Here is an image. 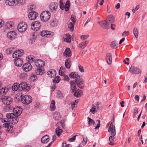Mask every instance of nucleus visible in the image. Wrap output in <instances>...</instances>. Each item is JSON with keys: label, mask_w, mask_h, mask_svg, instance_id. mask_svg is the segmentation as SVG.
<instances>
[{"label": "nucleus", "mask_w": 147, "mask_h": 147, "mask_svg": "<svg viewBox=\"0 0 147 147\" xmlns=\"http://www.w3.org/2000/svg\"><path fill=\"white\" fill-rule=\"evenodd\" d=\"M111 132V135L109 137V140L110 142L109 144L110 145H113L114 144L113 142L115 139L114 136L116 135V131L115 127L113 125V123H111L108 129V132Z\"/></svg>", "instance_id": "f257e3e1"}, {"label": "nucleus", "mask_w": 147, "mask_h": 147, "mask_svg": "<svg viewBox=\"0 0 147 147\" xmlns=\"http://www.w3.org/2000/svg\"><path fill=\"white\" fill-rule=\"evenodd\" d=\"M51 13L48 11H44L40 14V19L42 21L46 22L50 18Z\"/></svg>", "instance_id": "f03ea898"}, {"label": "nucleus", "mask_w": 147, "mask_h": 147, "mask_svg": "<svg viewBox=\"0 0 147 147\" xmlns=\"http://www.w3.org/2000/svg\"><path fill=\"white\" fill-rule=\"evenodd\" d=\"M70 3L69 0H68L66 1L65 4L64 5L61 0H60L59 1V6L60 8L62 10L64 9L66 11H68L70 7Z\"/></svg>", "instance_id": "7ed1b4c3"}, {"label": "nucleus", "mask_w": 147, "mask_h": 147, "mask_svg": "<svg viewBox=\"0 0 147 147\" xmlns=\"http://www.w3.org/2000/svg\"><path fill=\"white\" fill-rule=\"evenodd\" d=\"M27 28V25L25 22H21L18 26L17 28L19 32H24Z\"/></svg>", "instance_id": "20e7f679"}, {"label": "nucleus", "mask_w": 147, "mask_h": 147, "mask_svg": "<svg viewBox=\"0 0 147 147\" xmlns=\"http://www.w3.org/2000/svg\"><path fill=\"white\" fill-rule=\"evenodd\" d=\"M32 100L31 96L27 95L23 96L21 98L22 103L25 105H28L30 104L32 102Z\"/></svg>", "instance_id": "39448f33"}, {"label": "nucleus", "mask_w": 147, "mask_h": 147, "mask_svg": "<svg viewBox=\"0 0 147 147\" xmlns=\"http://www.w3.org/2000/svg\"><path fill=\"white\" fill-rule=\"evenodd\" d=\"M24 54V51L22 49H18L14 51L13 53L12 57L13 58L18 59L22 56Z\"/></svg>", "instance_id": "423d86ee"}, {"label": "nucleus", "mask_w": 147, "mask_h": 147, "mask_svg": "<svg viewBox=\"0 0 147 147\" xmlns=\"http://www.w3.org/2000/svg\"><path fill=\"white\" fill-rule=\"evenodd\" d=\"M1 99L3 103L6 105H9L12 102V98L9 96H4Z\"/></svg>", "instance_id": "0eeeda50"}, {"label": "nucleus", "mask_w": 147, "mask_h": 147, "mask_svg": "<svg viewBox=\"0 0 147 147\" xmlns=\"http://www.w3.org/2000/svg\"><path fill=\"white\" fill-rule=\"evenodd\" d=\"M22 112V109L21 107L17 106L14 107L13 110V112L15 116L18 117L20 116Z\"/></svg>", "instance_id": "6e6552de"}, {"label": "nucleus", "mask_w": 147, "mask_h": 147, "mask_svg": "<svg viewBox=\"0 0 147 147\" xmlns=\"http://www.w3.org/2000/svg\"><path fill=\"white\" fill-rule=\"evenodd\" d=\"M98 23L100 26L103 28L108 29L109 28V23L106 20H102L98 22Z\"/></svg>", "instance_id": "1a4fd4ad"}, {"label": "nucleus", "mask_w": 147, "mask_h": 147, "mask_svg": "<svg viewBox=\"0 0 147 147\" xmlns=\"http://www.w3.org/2000/svg\"><path fill=\"white\" fill-rule=\"evenodd\" d=\"M20 88L24 91H28L30 89V87L29 84H28L25 82H22L20 84Z\"/></svg>", "instance_id": "9d476101"}, {"label": "nucleus", "mask_w": 147, "mask_h": 147, "mask_svg": "<svg viewBox=\"0 0 147 147\" xmlns=\"http://www.w3.org/2000/svg\"><path fill=\"white\" fill-rule=\"evenodd\" d=\"M41 24L38 21H35L31 25V28L33 30H37L40 29Z\"/></svg>", "instance_id": "9b49d317"}, {"label": "nucleus", "mask_w": 147, "mask_h": 147, "mask_svg": "<svg viewBox=\"0 0 147 147\" xmlns=\"http://www.w3.org/2000/svg\"><path fill=\"white\" fill-rule=\"evenodd\" d=\"M34 64L37 67H41L45 66V63L42 60L38 59L35 61Z\"/></svg>", "instance_id": "f8f14e48"}, {"label": "nucleus", "mask_w": 147, "mask_h": 147, "mask_svg": "<svg viewBox=\"0 0 147 147\" xmlns=\"http://www.w3.org/2000/svg\"><path fill=\"white\" fill-rule=\"evenodd\" d=\"M7 35V37L9 39L13 40L16 38V33L15 31H11L8 32Z\"/></svg>", "instance_id": "ddd939ff"}, {"label": "nucleus", "mask_w": 147, "mask_h": 147, "mask_svg": "<svg viewBox=\"0 0 147 147\" xmlns=\"http://www.w3.org/2000/svg\"><path fill=\"white\" fill-rule=\"evenodd\" d=\"M129 71L131 73L134 74H138L141 72L140 69L134 66H131L129 69Z\"/></svg>", "instance_id": "4468645a"}, {"label": "nucleus", "mask_w": 147, "mask_h": 147, "mask_svg": "<svg viewBox=\"0 0 147 147\" xmlns=\"http://www.w3.org/2000/svg\"><path fill=\"white\" fill-rule=\"evenodd\" d=\"M40 34L42 36L46 38H49L52 36L51 32L46 30L42 31Z\"/></svg>", "instance_id": "2eb2a0df"}, {"label": "nucleus", "mask_w": 147, "mask_h": 147, "mask_svg": "<svg viewBox=\"0 0 147 147\" xmlns=\"http://www.w3.org/2000/svg\"><path fill=\"white\" fill-rule=\"evenodd\" d=\"M23 69L26 72L30 71L32 69V67L30 64L27 63H25L22 66Z\"/></svg>", "instance_id": "dca6fc26"}, {"label": "nucleus", "mask_w": 147, "mask_h": 147, "mask_svg": "<svg viewBox=\"0 0 147 147\" xmlns=\"http://www.w3.org/2000/svg\"><path fill=\"white\" fill-rule=\"evenodd\" d=\"M38 15V13L35 11L30 12L29 13L28 18L30 20H34L36 19Z\"/></svg>", "instance_id": "f3484780"}, {"label": "nucleus", "mask_w": 147, "mask_h": 147, "mask_svg": "<svg viewBox=\"0 0 147 147\" xmlns=\"http://www.w3.org/2000/svg\"><path fill=\"white\" fill-rule=\"evenodd\" d=\"M72 53L70 49L69 48H67L63 53V55L66 57H71Z\"/></svg>", "instance_id": "a211bd4d"}, {"label": "nucleus", "mask_w": 147, "mask_h": 147, "mask_svg": "<svg viewBox=\"0 0 147 147\" xmlns=\"http://www.w3.org/2000/svg\"><path fill=\"white\" fill-rule=\"evenodd\" d=\"M14 62L15 65L17 67L21 66L23 63L22 60L20 58H18L14 60Z\"/></svg>", "instance_id": "6ab92c4d"}, {"label": "nucleus", "mask_w": 147, "mask_h": 147, "mask_svg": "<svg viewBox=\"0 0 147 147\" xmlns=\"http://www.w3.org/2000/svg\"><path fill=\"white\" fill-rule=\"evenodd\" d=\"M106 59L108 64L109 65L111 64L112 61V56L111 53H108L106 55Z\"/></svg>", "instance_id": "aec40b11"}, {"label": "nucleus", "mask_w": 147, "mask_h": 147, "mask_svg": "<svg viewBox=\"0 0 147 147\" xmlns=\"http://www.w3.org/2000/svg\"><path fill=\"white\" fill-rule=\"evenodd\" d=\"M14 24L13 22H7L5 24V27L8 29H12L14 27Z\"/></svg>", "instance_id": "412c9836"}, {"label": "nucleus", "mask_w": 147, "mask_h": 147, "mask_svg": "<svg viewBox=\"0 0 147 147\" xmlns=\"http://www.w3.org/2000/svg\"><path fill=\"white\" fill-rule=\"evenodd\" d=\"M71 89L72 92H75L76 90V84H77L74 81H71L70 82Z\"/></svg>", "instance_id": "4be33fe9"}, {"label": "nucleus", "mask_w": 147, "mask_h": 147, "mask_svg": "<svg viewBox=\"0 0 147 147\" xmlns=\"http://www.w3.org/2000/svg\"><path fill=\"white\" fill-rule=\"evenodd\" d=\"M69 76L71 78L74 79L78 78L80 77L78 73L75 72L71 73L69 74Z\"/></svg>", "instance_id": "5701e85b"}, {"label": "nucleus", "mask_w": 147, "mask_h": 147, "mask_svg": "<svg viewBox=\"0 0 147 147\" xmlns=\"http://www.w3.org/2000/svg\"><path fill=\"white\" fill-rule=\"evenodd\" d=\"M58 4L56 3L52 2L49 5V8L51 10H55L57 7Z\"/></svg>", "instance_id": "b1692460"}, {"label": "nucleus", "mask_w": 147, "mask_h": 147, "mask_svg": "<svg viewBox=\"0 0 147 147\" xmlns=\"http://www.w3.org/2000/svg\"><path fill=\"white\" fill-rule=\"evenodd\" d=\"M49 137L47 135H46L43 136L41 139V142L43 144L47 143L49 141Z\"/></svg>", "instance_id": "393cba45"}, {"label": "nucleus", "mask_w": 147, "mask_h": 147, "mask_svg": "<svg viewBox=\"0 0 147 147\" xmlns=\"http://www.w3.org/2000/svg\"><path fill=\"white\" fill-rule=\"evenodd\" d=\"M47 73L49 77H54L56 76V72L54 69H51L48 71Z\"/></svg>", "instance_id": "a878e982"}, {"label": "nucleus", "mask_w": 147, "mask_h": 147, "mask_svg": "<svg viewBox=\"0 0 147 147\" xmlns=\"http://www.w3.org/2000/svg\"><path fill=\"white\" fill-rule=\"evenodd\" d=\"M8 89L7 88L3 87L0 89V95H4L7 92Z\"/></svg>", "instance_id": "bb28decb"}, {"label": "nucleus", "mask_w": 147, "mask_h": 147, "mask_svg": "<svg viewBox=\"0 0 147 147\" xmlns=\"http://www.w3.org/2000/svg\"><path fill=\"white\" fill-rule=\"evenodd\" d=\"M89 41L86 40L84 42H81L79 45V47L82 49H84L87 45L88 44Z\"/></svg>", "instance_id": "cd10ccee"}, {"label": "nucleus", "mask_w": 147, "mask_h": 147, "mask_svg": "<svg viewBox=\"0 0 147 147\" xmlns=\"http://www.w3.org/2000/svg\"><path fill=\"white\" fill-rule=\"evenodd\" d=\"M53 118L55 120H58L61 118L59 113L58 112H55L53 114Z\"/></svg>", "instance_id": "c85d7f7f"}, {"label": "nucleus", "mask_w": 147, "mask_h": 147, "mask_svg": "<svg viewBox=\"0 0 147 147\" xmlns=\"http://www.w3.org/2000/svg\"><path fill=\"white\" fill-rule=\"evenodd\" d=\"M63 38L65 41L69 43L71 42V36L69 34H67L65 35L64 36Z\"/></svg>", "instance_id": "c756f323"}, {"label": "nucleus", "mask_w": 147, "mask_h": 147, "mask_svg": "<svg viewBox=\"0 0 147 147\" xmlns=\"http://www.w3.org/2000/svg\"><path fill=\"white\" fill-rule=\"evenodd\" d=\"M15 2V0H6L5 1L6 4L9 6L14 5Z\"/></svg>", "instance_id": "7c9ffc66"}, {"label": "nucleus", "mask_w": 147, "mask_h": 147, "mask_svg": "<svg viewBox=\"0 0 147 147\" xmlns=\"http://www.w3.org/2000/svg\"><path fill=\"white\" fill-rule=\"evenodd\" d=\"M27 60L30 63H34L35 59V58L34 56L32 55H30L28 56L27 58Z\"/></svg>", "instance_id": "2f4dec72"}, {"label": "nucleus", "mask_w": 147, "mask_h": 147, "mask_svg": "<svg viewBox=\"0 0 147 147\" xmlns=\"http://www.w3.org/2000/svg\"><path fill=\"white\" fill-rule=\"evenodd\" d=\"M19 88H20V84L17 83H15L12 87V89L14 91L17 90Z\"/></svg>", "instance_id": "473e14b6"}, {"label": "nucleus", "mask_w": 147, "mask_h": 147, "mask_svg": "<svg viewBox=\"0 0 147 147\" xmlns=\"http://www.w3.org/2000/svg\"><path fill=\"white\" fill-rule=\"evenodd\" d=\"M55 102L54 100H52L50 104V109L51 111H54L56 108Z\"/></svg>", "instance_id": "72a5a7b5"}, {"label": "nucleus", "mask_w": 147, "mask_h": 147, "mask_svg": "<svg viewBox=\"0 0 147 147\" xmlns=\"http://www.w3.org/2000/svg\"><path fill=\"white\" fill-rule=\"evenodd\" d=\"M71 65V63L70 59H66L65 62V65L66 67L69 69L70 68Z\"/></svg>", "instance_id": "f704fd0d"}, {"label": "nucleus", "mask_w": 147, "mask_h": 147, "mask_svg": "<svg viewBox=\"0 0 147 147\" xmlns=\"http://www.w3.org/2000/svg\"><path fill=\"white\" fill-rule=\"evenodd\" d=\"M111 47L114 49H115L118 47L117 42L116 41H112L111 44Z\"/></svg>", "instance_id": "c9c22d12"}, {"label": "nucleus", "mask_w": 147, "mask_h": 147, "mask_svg": "<svg viewBox=\"0 0 147 147\" xmlns=\"http://www.w3.org/2000/svg\"><path fill=\"white\" fill-rule=\"evenodd\" d=\"M108 20L110 23H113L115 21V18L113 16L110 15L108 16Z\"/></svg>", "instance_id": "e433bc0d"}, {"label": "nucleus", "mask_w": 147, "mask_h": 147, "mask_svg": "<svg viewBox=\"0 0 147 147\" xmlns=\"http://www.w3.org/2000/svg\"><path fill=\"white\" fill-rule=\"evenodd\" d=\"M74 94V96L76 97H78L81 96L82 95V91L80 90H78Z\"/></svg>", "instance_id": "4c0bfd02"}, {"label": "nucleus", "mask_w": 147, "mask_h": 147, "mask_svg": "<svg viewBox=\"0 0 147 147\" xmlns=\"http://www.w3.org/2000/svg\"><path fill=\"white\" fill-rule=\"evenodd\" d=\"M58 24V21L56 19L53 20L50 22V24L52 27L56 26Z\"/></svg>", "instance_id": "58836bf2"}, {"label": "nucleus", "mask_w": 147, "mask_h": 147, "mask_svg": "<svg viewBox=\"0 0 147 147\" xmlns=\"http://www.w3.org/2000/svg\"><path fill=\"white\" fill-rule=\"evenodd\" d=\"M45 71L42 69H38L36 71V73L38 75H42L45 73Z\"/></svg>", "instance_id": "ea45409f"}, {"label": "nucleus", "mask_w": 147, "mask_h": 147, "mask_svg": "<svg viewBox=\"0 0 147 147\" xmlns=\"http://www.w3.org/2000/svg\"><path fill=\"white\" fill-rule=\"evenodd\" d=\"M55 132L57 135L59 137L61 134L62 130L59 127H58L56 129Z\"/></svg>", "instance_id": "a19ab883"}, {"label": "nucleus", "mask_w": 147, "mask_h": 147, "mask_svg": "<svg viewBox=\"0 0 147 147\" xmlns=\"http://www.w3.org/2000/svg\"><path fill=\"white\" fill-rule=\"evenodd\" d=\"M27 77L28 75L27 74L24 72L21 73L19 75L20 78L23 79H24L27 78Z\"/></svg>", "instance_id": "79ce46f5"}, {"label": "nucleus", "mask_w": 147, "mask_h": 147, "mask_svg": "<svg viewBox=\"0 0 147 147\" xmlns=\"http://www.w3.org/2000/svg\"><path fill=\"white\" fill-rule=\"evenodd\" d=\"M11 123L13 124H15L18 122V117L15 116L13 118L11 119Z\"/></svg>", "instance_id": "37998d69"}, {"label": "nucleus", "mask_w": 147, "mask_h": 147, "mask_svg": "<svg viewBox=\"0 0 147 147\" xmlns=\"http://www.w3.org/2000/svg\"><path fill=\"white\" fill-rule=\"evenodd\" d=\"M3 114L0 113V122L1 121L2 123L7 122L8 119H3Z\"/></svg>", "instance_id": "c03bdc74"}, {"label": "nucleus", "mask_w": 147, "mask_h": 147, "mask_svg": "<svg viewBox=\"0 0 147 147\" xmlns=\"http://www.w3.org/2000/svg\"><path fill=\"white\" fill-rule=\"evenodd\" d=\"M15 116L13 112V113H8L6 114V117L9 119H12Z\"/></svg>", "instance_id": "a18cd8bd"}, {"label": "nucleus", "mask_w": 147, "mask_h": 147, "mask_svg": "<svg viewBox=\"0 0 147 147\" xmlns=\"http://www.w3.org/2000/svg\"><path fill=\"white\" fill-rule=\"evenodd\" d=\"M134 34L136 38H138V29L135 28L134 29Z\"/></svg>", "instance_id": "49530a36"}, {"label": "nucleus", "mask_w": 147, "mask_h": 147, "mask_svg": "<svg viewBox=\"0 0 147 147\" xmlns=\"http://www.w3.org/2000/svg\"><path fill=\"white\" fill-rule=\"evenodd\" d=\"M90 111L92 114L97 112L96 107L95 105H93L91 109L90 110Z\"/></svg>", "instance_id": "de8ad7c7"}, {"label": "nucleus", "mask_w": 147, "mask_h": 147, "mask_svg": "<svg viewBox=\"0 0 147 147\" xmlns=\"http://www.w3.org/2000/svg\"><path fill=\"white\" fill-rule=\"evenodd\" d=\"M68 28H69L71 31H72L74 28V24L70 22L68 24Z\"/></svg>", "instance_id": "09e8293b"}, {"label": "nucleus", "mask_w": 147, "mask_h": 147, "mask_svg": "<svg viewBox=\"0 0 147 147\" xmlns=\"http://www.w3.org/2000/svg\"><path fill=\"white\" fill-rule=\"evenodd\" d=\"M78 102V100H76L72 102L71 104V107L72 109L76 107Z\"/></svg>", "instance_id": "8fccbe9b"}, {"label": "nucleus", "mask_w": 147, "mask_h": 147, "mask_svg": "<svg viewBox=\"0 0 147 147\" xmlns=\"http://www.w3.org/2000/svg\"><path fill=\"white\" fill-rule=\"evenodd\" d=\"M60 77L59 76H57L53 80V82L54 83H58L60 82Z\"/></svg>", "instance_id": "3c124183"}, {"label": "nucleus", "mask_w": 147, "mask_h": 147, "mask_svg": "<svg viewBox=\"0 0 147 147\" xmlns=\"http://www.w3.org/2000/svg\"><path fill=\"white\" fill-rule=\"evenodd\" d=\"M14 51V48H10L7 50L6 52L7 54H10L12 53H13Z\"/></svg>", "instance_id": "603ef678"}, {"label": "nucleus", "mask_w": 147, "mask_h": 147, "mask_svg": "<svg viewBox=\"0 0 147 147\" xmlns=\"http://www.w3.org/2000/svg\"><path fill=\"white\" fill-rule=\"evenodd\" d=\"M77 84L78 86L80 88H81L83 86V81L81 80H80L78 82Z\"/></svg>", "instance_id": "864d4df0"}, {"label": "nucleus", "mask_w": 147, "mask_h": 147, "mask_svg": "<svg viewBox=\"0 0 147 147\" xmlns=\"http://www.w3.org/2000/svg\"><path fill=\"white\" fill-rule=\"evenodd\" d=\"M37 78L36 76L33 75L30 76V80L31 82H34L36 80Z\"/></svg>", "instance_id": "5fc2aeb1"}, {"label": "nucleus", "mask_w": 147, "mask_h": 147, "mask_svg": "<svg viewBox=\"0 0 147 147\" xmlns=\"http://www.w3.org/2000/svg\"><path fill=\"white\" fill-rule=\"evenodd\" d=\"M57 97L60 99L63 98V94L60 91H58L57 92Z\"/></svg>", "instance_id": "6e6d98bb"}, {"label": "nucleus", "mask_w": 147, "mask_h": 147, "mask_svg": "<svg viewBox=\"0 0 147 147\" xmlns=\"http://www.w3.org/2000/svg\"><path fill=\"white\" fill-rule=\"evenodd\" d=\"M89 36L88 35H83L80 37V38L82 40H84L87 38Z\"/></svg>", "instance_id": "4d7b16f0"}, {"label": "nucleus", "mask_w": 147, "mask_h": 147, "mask_svg": "<svg viewBox=\"0 0 147 147\" xmlns=\"http://www.w3.org/2000/svg\"><path fill=\"white\" fill-rule=\"evenodd\" d=\"M87 119H88V123L89 125L94 124V121L93 120L89 117H88Z\"/></svg>", "instance_id": "13d9d810"}, {"label": "nucleus", "mask_w": 147, "mask_h": 147, "mask_svg": "<svg viewBox=\"0 0 147 147\" xmlns=\"http://www.w3.org/2000/svg\"><path fill=\"white\" fill-rule=\"evenodd\" d=\"M87 141V138L86 136L84 137L83 138V140L82 141V144L83 145H85L86 144Z\"/></svg>", "instance_id": "bf43d9fd"}, {"label": "nucleus", "mask_w": 147, "mask_h": 147, "mask_svg": "<svg viewBox=\"0 0 147 147\" xmlns=\"http://www.w3.org/2000/svg\"><path fill=\"white\" fill-rule=\"evenodd\" d=\"M63 67H61L59 69V74L60 76H63L65 75L64 73L63 72L62 70H63Z\"/></svg>", "instance_id": "052dcab7"}, {"label": "nucleus", "mask_w": 147, "mask_h": 147, "mask_svg": "<svg viewBox=\"0 0 147 147\" xmlns=\"http://www.w3.org/2000/svg\"><path fill=\"white\" fill-rule=\"evenodd\" d=\"M78 68L80 71L81 72L83 73L84 72V69L83 67L81 65H78Z\"/></svg>", "instance_id": "680f3d73"}, {"label": "nucleus", "mask_w": 147, "mask_h": 147, "mask_svg": "<svg viewBox=\"0 0 147 147\" xmlns=\"http://www.w3.org/2000/svg\"><path fill=\"white\" fill-rule=\"evenodd\" d=\"M76 136H75L72 138H69L68 140V141L70 142H74L76 139Z\"/></svg>", "instance_id": "e2e57ef3"}, {"label": "nucleus", "mask_w": 147, "mask_h": 147, "mask_svg": "<svg viewBox=\"0 0 147 147\" xmlns=\"http://www.w3.org/2000/svg\"><path fill=\"white\" fill-rule=\"evenodd\" d=\"M7 123H4L3 125V126L4 127L7 128L9 127L10 125V123L9 122L8 120V122Z\"/></svg>", "instance_id": "0e129e2a"}, {"label": "nucleus", "mask_w": 147, "mask_h": 147, "mask_svg": "<svg viewBox=\"0 0 147 147\" xmlns=\"http://www.w3.org/2000/svg\"><path fill=\"white\" fill-rule=\"evenodd\" d=\"M63 80L65 81H68L69 80L68 76L66 75H65L63 76Z\"/></svg>", "instance_id": "69168bd1"}, {"label": "nucleus", "mask_w": 147, "mask_h": 147, "mask_svg": "<svg viewBox=\"0 0 147 147\" xmlns=\"http://www.w3.org/2000/svg\"><path fill=\"white\" fill-rule=\"evenodd\" d=\"M56 87V86L55 84H53L52 85L51 87L50 88L52 91H54Z\"/></svg>", "instance_id": "338daca9"}, {"label": "nucleus", "mask_w": 147, "mask_h": 147, "mask_svg": "<svg viewBox=\"0 0 147 147\" xmlns=\"http://www.w3.org/2000/svg\"><path fill=\"white\" fill-rule=\"evenodd\" d=\"M96 107L98 109L100 110L101 109V104L99 102H97L96 104Z\"/></svg>", "instance_id": "774afa93"}]
</instances>
